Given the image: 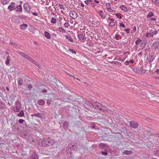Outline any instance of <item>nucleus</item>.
<instances>
[{"label":"nucleus","instance_id":"51","mask_svg":"<svg viewBox=\"0 0 159 159\" xmlns=\"http://www.w3.org/2000/svg\"><path fill=\"white\" fill-rule=\"evenodd\" d=\"M120 36L119 34H116L115 36V39L116 40H118V38Z\"/></svg>","mask_w":159,"mask_h":159},{"label":"nucleus","instance_id":"49","mask_svg":"<svg viewBox=\"0 0 159 159\" xmlns=\"http://www.w3.org/2000/svg\"><path fill=\"white\" fill-rule=\"evenodd\" d=\"M64 25L66 27L68 28L69 25V23L68 22H66Z\"/></svg>","mask_w":159,"mask_h":159},{"label":"nucleus","instance_id":"32","mask_svg":"<svg viewBox=\"0 0 159 159\" xmlns=\"http://www.w3.org/2000/svg\"><path fill=\"white\" fill-rule=\"evenodd\" d=\"M18 103V102L17 103L16 105V112H19L20 110V106H17V105Z\"/></svg>","mask_w":159,"mask_h":159},{"label":"nucleus","instance_id":"1","mask_svg":"<svg viewBox=\"0 0 159 159\" xmlns=\"http://www.w3.org/2000/svg\"><path fill=\"white\" fill-rule=\"evenodd\" d=\"M157 33V31L156 30L154 31L151 30L150 32H147L145 35L147 38L152 37L154 35H156Z\"/></svg>","mask_w":159,"mask_h":159},{"label":"nucleus","instance_id":"50","mask_svg":"<svg viewBox=\"0 0 159 159\" xmlns=\"http://www.w3.org/2000/svg\"><path fill=\"white\" fill-rule=\"evenodd\" d=\"M25 121V120L23 119H20L19 122L20 124L23 123Z\"/></svg>","mask_w":159,"mask_h":159},{"label":"nucleus","instance_id":"43","mask_svg":"<svg viewBox=\"0 0 159 159\" xmlns=\"http://www.w3.org/2000/svg\"><path fill=\"white\" fill-rule=\"evenodd\" d=\"M111 63H112V64H116V65H119L120 64V62H119L117 61H114L112 62H111Z\"/></svg>","mask_w":159,"mask_h":159},{"label":"nucleus","instance_id":"45","mask_svg":"<svg viewBox=\"0 0 159 159\" xmlns=\"http://www.w3.org/2000/svg\"><path fill=\"white\" fill-rule=\"evenodd\" d=\"M115 25V23L113 22H111L109 23V25L110 26H113Z\"/></svg>","mask_w":159,"mask_h":159},{"label":"nucleus","instance_id":"36","mask_svg":"<svg viewBox=\"0 0 159 159\" xmlns=\"http://www.w3.org/2000/svg\"><path fill=\"white\" fill-rule=\"evenodd\" d=\"M105 144L104 143H101L99 145V147L101 149H102Z\"/></svg>","mask_w":159,"mask_h":159},{"label":"nucleus","instance_id":"47","mask_svg":"<svg viewBox=\"0 0 159 159\" xmlns=\"http://www.w3.org/2000/svg\"><path fill=\"white\" fill-rule=\"evenodd\" d=\"M130 29H125L124 31H125L127 34L129 33Z\"/></svg>","mask_w":159,"mask_h":159},{"label":"nucleus","instance_id":"28","mask_svg":"<svg viewBox=\"0 0 159 159\" xmlns=\"http://www.w3.org/2000/svg\"><path fill=\"white\" fill-rule=\"evenodd\" d=\"M106 109V108L105 107L102 106V105L101 104V106L99 108V110L103 111H106L107 110Z\"/></svg>","mask_w":159,"mask_h":159},{"label":"nucleus","instance_id":"53","mask_svg":"<svg viewBox=\"0 0 159 159\" xmlns=\"http://www.w3.org/2000/svg\"><path fill=\"white\" fill-rule=\"evenodd\" d=\"M152 2L157 3H159V0H152Z\"/></svg>","mask_w":159,"mask_h":159},{"label":"nucleus","instance_id":"15","mask_svg":"<svg viewBox=\"0 0 159 159\" xmlns=\"http://www.w3.org/2000/svg\"><path fill=\"white\" fill-rule=\"evenodd\" d=\"M44 34L47 39H49L51 38V35L47 31H45L44 32Z\"/></svg>","mask_w":159,"mask_h":159},{"label":"nucleus","instance_id":"56","mask_svg":"<svg viewBox=\"0 0 159 159\" xmlns=\"http://www.w3.org/2000/svg\"><path fill=\"white\" fill-rule=\"evenodd\" d=\"M129 61H126L125 62V64L126 65H128L129 64Z\"/></svg>","mask_w":159,"mask_h":159},{"label":"nucleus","instance_id":"24","mask_svg":"<svg viewBox=\"0 0 159 159\" xmlns=\"http://www.w3.org/2000/svg\"><path fill=\"white\" fill-rule=\"evenodd\" d=\"M34 64L37 67H38L39 68H40L41 67V66L36 61H34L33 59V61H32Z\"/></svg>","mask_w":159,"mask_h":159},{"label":"nucleus","instance_id":"62","mask_svg":"<svg viewBox=\"0 0 159 159\" xmlns=\"http://www.w3.org/2000/svg\"><path fill=\"white\" fill-rule=\"evenodd\" d=\"M136 27L135 26H134V29H133V31L134 32H135V31H136Z\"/></svg>","mask_w":159,"mask_h":159},{"label":"nucleus","instance_id":"12","mask_svg":"<svg viewBox=\"0 0 159 159\" xmlns=\"http://www.w3.org/2000/svg\"><path fill=\"white\" fill-rule=\"evenodd\" d=\"M38 155L36 153H33L31 157V159H38Z\"/></svg>","mask_w":159,"mask_h":159},{"label":"nucleus","instance_id":"26","mask_svg":"<svg viewBox=\"0 0 159 159\" xmlns=\"http://www.w3.org/2000/svg\"><path fill=\"white\" fill-rule=\"evenodd\" d=\"M18 116L23 117L24 116V113L23 111H21L20 112L17 114Z\"/></svg>","mask_w":159,"mask_h":159},{"label":"nucleus","instance_id":"41","mask_svg":"<svg viewBox=\"0 0 159 159\" xmlns=\"http://www.w3.org/2000/svg\"><path fill=\"white\" fill-rule=\"evenodd\" d=\"M18 84L20 85H22V80L21 79H19V80H18Z\"/></svg>","mask_w":159,"mask_h":159},{"label":"nucleus","instance_id":"44","mask_svg":"<svg viewBox=\"0 0 159 159\" xmlns=\"http://www.w3.org/2000/svg\"><path fill=\"white\" fill-rule=\"evenodd\" d=\"M106 7L107 9L111 7V5L109 3H107L106 4Z\"/></svg>","mask_w":159,"mask_h":159},{"label":"nucleus","instance_id":"42","mask_svg":"<svg viewBox=\"0 0 159 159\" xmlns=\"http://www.w3.org/2000/svg\"><path fill=\"white\" fill-rule=\"evenodd\" d=\"M59 6L60 7V9H63V10H65V7H63V6L61 4H59Z\"/></svg>","mask_w":159,"mask_h":159},{"label":"nucleus","instance_id":"2","mask_svg":"<svg viewBox=\"0 0 159 159\" xmlns=\"http://www.w3.org/2000/svg\"><path fill=\"white\" fill-rule=\"evenodd\" d=\"M45 139L48 146L52 145L55 143V140L52 139L48 138Z\"/></svg>","mask_w":159,"mask_h":159},{"label":"nucleus","instance_id":"11","mask_svg":"<svg viewBox=\"0 0 159 159\" xmlns=\"http://www.w3.org/2000/svg\"><path fill=\"white\" fill-rule=\"evenodd\" d=\"M11 0H1V2L2 4L5 5L7 4Z\"/></svg>","mask_w":159,"mask_h":159},{"label":"nucleus","instance_id":"31","mask_svg":"<svg viewBox=\"0 0 159 159\" xmlns=\"http://www.w3.org/2000/svg\"><path fill=\"white\" fill-rule=\"evenodd\" d=\"M45 101L43 100H40L39 101L38 104L40 105H42L44 104Z\"/></svg>","mask_w":159,"mask_h":159},{"label":"nucleus","instance_id":"13","mask_svg":"<svg viewBox=\"0 0 159 159\" xmlns=\"http://www.w3.org/2000/svg\"><path fill=\"white\" fill-rule=\"evenodd\" d=\"M132 151L131 150H125L123 152V153L125 155H129L132 154Z\"/></svg>","mask_w":159,"mask_h":159},{"label":"nucleus","instance_id":"25","mask_svg":"<svg viewBox=\"0 0 159 159\" xmlns=\"http://www.w3.org/2000/svg\"><path fill=\"white\" fill-rule=\"evenodd\" d=\"M120 8L122 10L124 11H126L127 10V8L123 5H121L120 6Z\"/></svg>","mask_w":159,"mask_h":159},{"label":"nucleus","instance_id":"10","mask_svg":"<svg viewBox=\"0 0 159 159\" xmlns=\"http://www.w3.org/2000/svg\"><path fill=\"white\" fill-rule=\"evenodd\" d=\"M65 38L68 39L69 41L70 42L73 43L74 42V41L70 37V35L68 34V35H65Z\"/></svg>","mask_w":159,"mask_h":159},{"label":"nucleus","instance_id":"29","mask_svg":"<svg viewBox=\"0 0 159 159\" xmlns=\"http://www.w3.org/2000/svg\"><path fill=\"white\" fill-rule=\"evenodd\" d=\"M58 29L59 31L60 32L62 33H65L66 32L65 30L62 27H59Z\"/></svg>","mask_w":159,"mask_h":159},{"label":"nucleus","instance_id":"48","mask_svg":"<svg viewBox=\"0 0 159 159\" xmlns=\"http://www.w3.org/2000/svg\"><path fill=\"white\" fill-rule=\"evenodd\" d=\"M119 26L120 27H122L124 28H125V25L122 23H121L120 24Z\"/></svg>","mask_w":159,"mask_h":159},{"label":"nucleus","instance_id":"3","mask_svg":"<svg viewBox=\"0 0 159 159\" xmlns=\"http://www.w3.org/2000/svg\"><path fill=\"white\" fill-rule=\"evenodd\" d=\"M10 5H9L8 7V9L10 11L16 10V4H15L14 2H11L10 3Z\"/></svg>","mask_w":159,"mask_h":159},{"label":"nucleus","instance_id":"7","mask_svg":"<svg viewBox=\"0 0 159 159\" xmlns=\"http://www.w3.org/2000/svg\"><path fill=\"white\" fill-rule=\"evenodd\" d=\"M70 16L74 19H75L77 17V13L74 11H70L69 13Z\"/></svg>","mask_w":159,"mask_h":159},{"label":"nucleus","instance_id":"61","mask_svg":"<svg viewBox=\"0 0 159 159\" xmlns=\"http://www.w3.org/2000/svg\"><path fill=\"white\" fill-rule=\"evenodd\" d=\"M108 19L109 20H110L111 21H114V19H110V18H108Z\"/></svg>","mask_w":159,"mask_h":159},{"label":"nucleus","instance_id":"20","mask_svg":"<svg viewBox=\"0 0 159 159\" xmlns=\"http://www.w3.org/2000/svg\"><path fill=\"white\" fill-rule=\"evenodd\" d=\"M6 61H5V64L7 65H8L9 64V62L11 60V57L10 56H8L6 58Z\"/></svg>","mask_w":159,"mask_h":159},{"label":"nucleus","instance_id":"54","mask_svg":"<svg viewBox=\"0 0 159 159\" xmlns=\"http://www.w3.org/2000/svg\"><path fill=\"white\" fill-rule=\"evenodd\" d=\"M140 44V46L141 47L144 46L146 45L145 44H143V43H141Z\"/></svg>","mask_w":159,"mask_h":159},{"label":"nucleus","instance_id":"23","mask_svg":"<svg viewBox=\"0 0 159 159\" xmlns=\"http://www.w3.org/2000/svg\"><path fill=\"white\" fill-rule=\"evenodd\" d=\"M154 13L152 11H150L148 14L147 16V17L149 18L150 17L153 16H154Z\"/></svg>","mask_w":159,"mask_h":159},{"label":"nucleus","instance_id":"9","mask_svg":"<svg viewBox=\"0 0 159 159\" xmlns=\"http://www.w3.org/2000/svg\"><path fill=\"white\" fill-rule=\"evenodd\" d=\"M99 14L100 15V16L103 19H104L106 17L103 11L102 10H101L99 11L98 12Z\"/></svg>","mask_w":159,"mask_h":159},{"label":"nucleus","instance_id":"60","mask_svg":"<svg viewBox=\"0 0 159 159\" xmlns=\"http://www.w3.org/2000/svg\"><path fill=\"white\" fill-rule=\"evenodd\" d=\"M101 52V51L100 50H98L95 52V54H97L99 53H100Z\"/></svg>","mask_w":159,"mask_h":159},{"label":"nucleus","instance_id":"16","mask_svg":"<svg viewBox=\"0 0 159 159\" xmlns=\"http://www.w3.org/2000/svg\"><path fill=\"white\" fill-rule=\"evenodd\" d=\"M84 37H85V36H84L82 34H79L77 35V37L78 39H79V40L82 41L84 39Z\"/></svg>","mask_w":159,"mask_h":159},{"label":"nucleus","instance_id":"30","mask_svg":"<svg viewBox=\"0 0 159 159\" xmlns=\"http://www.w3.org/2000/svg\"><path fill=\"white\" fill-rule=\"evenodd\" d=\"M56 20L55 18L52 17V18L51 21V23L52 24H55L56 23Z\"/></svg>","mask_w":159,"mask_h":159},{"label":"nucleus","instance_id":"18","mask_svg":"<svg viewBox=\"0 0 159 159\" xmlns=\"http://www.w3.org/2000/svg\"><path fill=\"white\" fill-rule=\"evenodd\" d=\"M27 27V25L25 24H23L20 25V28L22 30L26 29Z\"/></svg>","mask_w":159,"mask_h":159},{"label":"nucleus","instance_id":"64","mask_svg":"<svg viewBox=\"0 0 159 159\" xmlns=\"http://www.w3.org/2000/svg\"><path fill=\"white\" fill-rule=\"evenodd\" d=\"M11 43V44L12 45H13L14 46H16V44L15 43Z\"/></svg>","mask_w":159,"mask_h":159},{"label":"nucleus","instance_id":"17","mask_svg":"<svg viewBox=\"0 0 159 159\" xmlns=\"http://www.w3.org/2000/svg\"><path fill=\"white\" fill-rule=\"evenodd\" d=\"M159 46V42L158 41L155 42L153 44V47L154 48H156Z\"/></svg>","mask_w":159,"mask_h":159},{"label":"nucleus","instance_id":"5","mask_svg":"<svg viewBox=\"0 0 159 159\" xmlns=\"http://www.w3.org/2000/svg\"><path fill=\"white\" fill-rule=\"evenodd\" d=\"M93 107L99 110V108L101 106V104L98 102H94L92 104Z\"/></svg>","mask_w":159,"mask_h":159},{"label":"nucleus","instance_id":"46","mask_svg":"<svg viewBox=\"0 0 159 159\" xmlns=\"http://www.w3.org/2000/svg\"><path fill=\"white\" fill-rule=\"evenodd\" d=\"M116 16L118 17L119 19H121L122 17L120 15L119 13H116Z\"/></svg>","mask_w":159,"mask_h":159},{"label":"nucleus","instance_id":"27","mask_svg":"<svg viewBox=\"0 0 159 159\" xmlns=\"http://www.w3.org/2000/svg\"><path fill=\"white\" fill-rule=\"evenodd\" d=\"M142 42V40L141 39H140L139 38H137V40L135 42V43L136 45H138L139 44V43L140 44Z\"/></svg>","mask_w":159,"mask_h":159},{"label":"nucleus","instance_id":"35","mask_svg":"<svg viewBox=\"0 0 159 159\" xmlns=\"http://www.w3.org/2000/svg\"><path fill=\"white\" fill-rule=\"evenodd\" d=\"M32 88V84H30L27 86V90H30Z\"/></svg>","mask_w":159,"mask_h":159},{"label":"nucleus","instance_id":"19","mask_svg":"<svg viewBox=\"0 0 159 159\" xmlns=\"http://www.w3.org/2000/svg\"><path fill=\"white\" fill-rule=\"evenodd\" d=\"M24 57L31 62H32V61H33V59H32L30 56L27 54Z\"/></svg>","mask_w":159,"mask_h":159},{"label":"nucleus","instance_id":"4","mask_svg":"<svg viewBox=\"0 0 159 159\" xmlns=\"http://www.w3.org/2000/svg\"><path fill=\"white\" fill-rule=\"evenodd\" d=\"M16 11L18 13L20 14L22 12V7L21 4L16 5Z\"/></svg>","mask_w":159,"mask_h":159},{"label":"nucleus","instance_id":"21","mask_svg":"<svg viewBox=\"0 0 159 159\" xmlns=\"http://www.w3.org/2000/svg\"><path fill=\"white\" fill-rule=\"evenodd\" d=\"M32 116H35L39 118H41L42 117L41 114L40 113H34L31 115Z\"/></svg>","mask_w":159,"mask_h":159},{"label":"nucleus","instance_id":"34","mask_svg":"<svg viewBox=\"0 0 159 159\" xmlns=\"http://www.w3.org/2000/svg\"><path fill=\"white\" fill-rule=\"evenodd\" d=\"M92 1L91 0H87L84 1V3L87 5H89L90 3Z\"/></svg>","mask_w":159,"mask_h":159},{"label":"nucleus","instance_id":"6","mask_svg":"<svg viewBox=\"0 0 159 159\" xmlns=\"http://www.w3.org/2000/svg\"><path fill=\"white\" fill-rule=\"evenodd\" d=\"M130 125L131 127L134 128H136L138 127V123L135 121H130Z\"/></svg>","mask_w":159,"mask_h":159},{"label":"nucleus","instance_id":"39","mask_svg":"<svg viewBox=\"0 0 159 159\" xmlns=\"http://www.w3.org/2000/svg\"><path fill=\"white\" fill-rule=\"evenodd\" d=\"M69 50L70 52L72 53H74V54H76V52L75 51L72 49L71 48H69Z\"/></svg>","mask_w":159,"mask_h":159},{"label":"nucleus","instance_id":"40","mask_svg":"<svg viewBox=\"0 0 159 159\" xmlns=\"http://www.w3.org/2000/svg\"><path fill=\"white\" fill-rule=\"evenodd\" d=\"M101 153L103 155L106 156L107 154V151H101Z\"/></svg>","mask_w":159,"mask_h":159},{"label":"nucleus","instance_id":"55","mask_svg":"<svg viewBox=\"0 0 159 159\" xmlns=\"http://www.w3.org/2000/svg\"><path fill=\"white\" fill-rule=\"evenodd\" d=\"M150 20L153 21H155L156 20V18H150Z\"/></svg>","mask_w":159,"mask_h":159},{"label":"nucleus","instance_id":"8","mask_svg":"<svg viewBox=\"0 0 159 159\" xmlns=\"http://www.w3.org/2000/svg\"><path fill=\"white\" fill-rule=\"evenodd\" d=\"M24 9L27 12H29L30 10V8L29 5L26 3H25L23 5Z\"/></svg>","mask_w":159,"mask_h":159},{"label":"nucleus","instance_id":"59","mask_svg":"<svg viewBox=\"0 0 159 159\" xmlns=\"http://www.w3.org/2000/svg\"><path fill=\"white\" fill-rule=\"evenodd\" d=\"M91 5L93 7H94L95 6V4L94 3H91Z\"/></svg>","mask_w":159,"mask_h":159},{"label":"nucleus","instance_id":"33","mask_svg":"<svg viewBox=\"0 0 159 159\" xmlns=\"http://www.w3.org/2000/svg\"><path fill=\"white\" fill-rule=\"evenodd\" d=\"M18 53L24 57L27 54L25 53L21 52H18Z\"/></svg>","mask_w":159,"mask_h":159},{"label":"nucleus","instance_id":"63","mask_svg":"<svg viewBox=\"0 0 159 159\" xmlns=\"http://www.w3.org/2000/svg\"><path fill=\"white\" fill-rule=\"evenodd\" d=\"M156 72L157 73V74H159V69H157L156 70Z\"/></svg>","mask_w":159,"mask_h":159},{"label":"nucleus","instance_id":"57","mask_svg":"<svg viewBox=\"0 0 159 159\" xmlns=\"http://www.w3.org/2000/svg\"><path fill=\"white\" fill-rule=\"evenodd\" d=\"M42 91V92L43 93H46L47 92L46 90L45 89L43 90Z\"/></svg>","mask_w":159,"mask_h":159},{"label":"nucleus","instance_id":"52","mask_svg":"<svg viewBox=\"0 0 159 159\" xmlns=\"http://www.w3.org/2000/svg\"><path fill=\"white\" fill-rule=\"evenodd\" d=\"M107 9L108 11L110 12H112L113 11V10L111 8V7H109Z\"/></svg>","mask_w":159,"mask_h":159},{"label":"nucleus","instance_id":"38","mask_svg":"<svg viewBox=\"0 0 159 159\" xmlns=\"http://www.w3.org/2000/svg\"><path fill=\"white\" fill-rule=\"evenodd\" d=\"M108 147L105 144V145L104 146L102 149H104L106 151H107L108 150Z\"/></svg>","mask_w":159,"mask_h":159},{"label":"nucleus","instance_id":"37","mask_svg":"<svg viewBox=\"0 0 159 159\" xmlns=\"http://www.w3.org/2000/svg\"><path fill=\"white\" fill-rule=\"evenodd\" d=\"M68 123L66 121H64L63 123V126L65 128H66L68 126Z\"/></svg>","mask_w":159,"mask_h":159},{"label":"nucleus","instance_id":"58","mask_svg":"<svg viewBox=\"0 0 159 159\" xmlns=\"http://www.w3.org/2000/svg\"><path fill=\"white\" fill-rule=\"evenodd\" d=\"M129 62L131 63H133L134 62V61L133 60H130L129 61Z\"/></svg>","mask_w":159,"mask_h":159},{"label":"nucleus","instance_id":"14","mask_svg":"<svg viewBox=\"0 0 159 159\" xmlns=\"http://www.w3.org/2000/svg\"><path fill=\"white\" fill-rule=\"evenodd\" d=\"M154 59V56L151 54L149 57L148 61L149 62H151Z\"/></svg>","mask_w":159,"mask_h":159},{"label":"nucleus","instance_id":"22","mask_svg":"<svg viewBox=\"0 0 159 159\" xmlns=\"http://www.w3.org/2000/svg\"><path fill=\"white\" fill-rule=\"evenodd\" d=\"M41 143L42 145L43 146H48L45 138L43 140L41 141Z\"/></svg>","mask_w":159,"mask_h":159}]
</instances>
